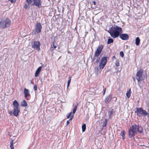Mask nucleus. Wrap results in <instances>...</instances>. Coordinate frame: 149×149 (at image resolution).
Returning <instances> with one entry per match:
<instances>
[{
  "label": "nucleus",
  "mask_w": 149,
  "mask_h": 149,
  "mask_svg": "<svg viewBox=\"0 0 149 149\" xmlns=\"http://www.w3.org/2000/svg\"><path fill=\"white\" fill-rule=\"evenodd\" d=\"M123 32L121 28L118 26H113L111 28L109 33L111 36L113 38L118 37Z\"/></svg>",
  "instance_id": "1"
},
{
  "label": "nucleus",
  "mask_w": 149,
  "mask_h": 149,
  "mask_svg": "<svg viewBox=\"0 0 149 149\" xmlns=\"http://www.w3.org/2000/svg\"><path fill=\"white\" fill-rule=\"evenodd\" d=\"M143 131V129L141 127L136 125H133L130 127L129 130V136L130 137H132L137 132H139L140 133H142Z\"/></svg>",
  "instance_id": "2"
},
{
  "label": "nucleus",
  "mask_w": 149,
  "mask_h": 149,
  "mask_svg": "<svg viewBox=\"0 0 149 149\" xmlns=\"http://www.w3.org/2000/svg\"><path fill=\"white\" fill-rule=\"evenodd\" d=\"M134 110L135 112L139 116H142L149 117V112H148L146 110L143 109L141 108H136Z\"/></svg>",
  "instance_id": "3"
},
{
  "label": "nucleus",
  "mask_w": 149,
  "mask_h": 149,
  "mask_svg": "<svg viewBox=\"0 0 149 149\" xmlns=\"http://www.w3.org/2000/svg\"><path fill=\"white\" fill-rule=\"evenodd\" d=\"M146 77L145 72L143 70H140L136 73V78L138 82L143 80Z\"/></svg>",
  "instance_id": "4"
},
{
  "label": "nucleus",
  "mask_w": 149,
  "mask_h": 149,
  "mask_svg": "<svg viewBox=\"0 0 149 149\" xmlns=\"http://www.w3.org/2000/svg\"><path fill=\"white\" fill-rule=\"evenodd\" d=\"M11 21L9 19H6L5 20H1L0 22V28H5L10 25Z\"/></svg>",
  "instance_id": "5"
},
{
  "label": "nucleus",
  "mask_w": 149,
  "mask_h": 149,
  "mask_svg": "<svg viewBox=\"0 0 149 149\" xmlns=\"http://www.w3.org/2000/svg\"><path fill=\"white\" fill-rule=\"evenodd\" d=\"M31 45L33 48L36 49L38 51L40 50V42L39 41H34L32 42Z\"/></svg>",
  "instance_id": "6"
},
{
  "label": "nucleus",
  "mask_w": 149,
  "mask_h": 149,
  "mask_svg": "<svg viewBox=\"0 0 149 149\" xmlns=\"http://www.w3.org/2000/svg\"><path fill=\"white\" fill-rule=\"evenodd\" d=\"M107 58L103 57L99 63V67L101 69H102L105 65L107 62Z\"/></svg>",
  "instance_id": "7"
},
{
  "label": "nucleus",
  "mask_w": 149,
  "mask_h": 149,
  "mask_svg": "<svg viewBox=\"0 0 149 149\" xmlns=\"http://www.w3.org/2000/svg\"><path fill=\"white\" fill-rule=\"evenodd\" d=\"M77 106H76L74 108L73 110V111L72 114V112H70V113L67 114L66 115L67 118H70L69 120H71L73 118V117L74 116V114L75 113L77 110Z\"/></svg>",
  "instance_id": "8"
},
{
  "label": "nucleus",
  "mask_w": 149,
  "mask_h": 149,
  "mask_svg": "<svg viewBox=\"0 0 149 149\" xmlns=\"http://www.w3.org/2000/svg\"><path fill=\"white\" fill-rule=\"evenodd\" d=\"M42 27L40 23L37 22L35 25V30L36 33H38L41 31Z\"/></svg>",
  "instance_id": "9"
},
{
  "label": "nucleus",
  "mask_w": 149,
  "mask_h": 149,
  "mask_svg": "<svg viewBox=\"0 0 149 149\" xmlns=\"http://www.w3.org/2000/svg\"><path fill=\"white\" fill-rule=\"evenodd\" d=\"M103 48V46L102 45H100L99 46L95 53V56H98L100 54Z\"/></svg>",
  "instance_id": "10"
},
{
  "label": "nucleus",
  "mask_w": 149,
  "mask_h": 149,
  "mask_svg": "<svg viewBox=\"0 0 149 149\" xmlns=\"http://www.w3.org/2000/svg\"><path fill=\"white\" fill-rule=\"evenodd\" d=\"M119 36L121 39L124 40H127L129 38L128 35L126 33L120 34Z\"/></svg>",
  "instance_id": "11"
},
{
  "label": "nucleus",
  "mask_w": 149,
  "mask_h": 149,
  "mask_svg": "<svg viewBox=\"0 0 149 149\" xmlns=\"http://www.w3.org/2000/svg\"><path fill=\"white\" fill-rule=\"evenodd\" d=\"M41 2L40 0H34L32 5H35L38 7H41Z\"/></svg>",
  "instance_id": "12"
},
{
  "label": "nucleus",
  "mask_w": 149,
  "mask_h": 149,
  "mask_svg": "<svg viewBox=\"0 0 149 149\" xmlns=\"http://www.w3.org/2000/svg\"><path fill=\"white\" fill-rule=\"evenodd\" d=\"M19 108H13V114L14 116H17L19 115Z\"/></svg>",
  "instance_id": "13"
},
{
  "label": "nucleus",
  "mask_w": 149,
  "mask_h": 149,
  "mask_svg": "<svg viewBox=\"0 0 149 149\" xmlns=\"http://www.w3.org/2000/svg\"><path fill=\"white\" fill-rule=\"evenodd\" d=\"M24 94L25 97L27 98L30 95L29 90L26 88H24Z\"/></svg>",
  "instance_id": "14"
},
{
  "label": "nucleus",
  "mask_w": 149,
  "mask_h": 149,
  "mask_svg": "<svg viewBox=\"0 0 149 149\" xmlns=\"http://www.w3.org/2000/svg\"><path fill=\"white\" fill-rule=\"evenodd\" d=\"M13 108H19V104L16 100H15L13 103Z\"/></svg>",
  "instance_id": "15"
},
{
  "label": "nucleus",
  "mask_w": 149,
  "mask_h": 149,
  "mask_svg": "<svg viewBox=\"0 0 149 149\" xmlns=\"http://www.w3.org/2000/svg\"><path fill=\"white\" fill-rule=\"evenodd\" d=\"M42 69V67L41 66L39 67L36 70L35 73V76L36 77H37L38 76L40 73L41 71V69Z\"/></svg>",
  "instance_id": "16"
},
{
  "label": "nucleus",
  "mask_w": 149,
  "mask_h": 149,
  "mask_svg": "<svg viewBox=\"0 0 149 149\" xmlns=\"http://www.w3.org/2000/svg\"><path fill=\"white\" fill-rule=\"evenodd\" d=\"M21 105L22 107H25L27 106V104L26 101L24 100L21 102Z\"/></svg>",
  "instance_id": "17"
},
{
  "label": "nucleus",
  "mask_w": 149,
  "mask_h": 149,
  "mask_svg": "<svg viewBox=\"0 0 149 149\" xmlns=\"http://www.w3.org/2000/svg\"><path fill=\"white\" fill-rule=\"evenodd\" d=\"M140 40L139 37H137L135 39V43L136 45H138L140 43Z\"/></svg>",
  "instance_id": "18"
},
{
  "label": "nucleus",
  "mask_w": 149,
  "mask_h": 149,
  "mask_svg": "<svg viewBox=\"0 0 149 149\" xmlns=\"http://www.w3.org/2000/svg\"><path fill=\"white\" fill-rule=\"evenodd\" d=\"M14 140H11L10 142V147L11 148V149H14V147L13 145Z\"/></svg>",
  "instance_id": "19"
},
{
  "label": "nucleus",
  "mask_w": 149,
  "mask_h": 149,
  "mask_svg": "<svg viewBox=\"0 0 149 149\" xmlns=\"http://www.w3.org/2000/svg\"><path fill=\"white\" fill-rule=\"evenodd\" d=\"M86 129V125L85 124H83L82 126V129L83 132H84Z\"/></svg>",
  "instance_id": "20"
},
{
  "label": "nucleus",
  "mask_w": 149,
  "mask_h": 149,
  "mask_svg": "<svg viewBox=\"0 0 149 149\" xmlns=\"http://www.w3.org/2000/svg\"><path fill=\"white\" fill-rule=\"evenodd\" d=\"M125 131H122L121 132V136L122 137L123 139H125V138L124 136L125 135Z\"/></svg>",
  "instance_id": "21"
},
{
  "label": "nucleus",
  "mask_w": 149,
  "mask_h": 149,
  "mask_svg": "<svg viewBox=\"0 0 149 149\" xmlns=\"http://www.w3.org/2000/svg\"><path fill=\"white\" fill-rule=\"evenodd\" d=\"M130 89L126 93V95L128 98H129L130 96Z\"/></svg>",
  "instance_id": "22"
},
{
  "label": "nucleus",
  "mask_w": 149,
  "mask_h": 149,
  "mask_svg": "<svg viewBox=\"0 0 149 149\" xmlns=\"http://www.w3.org/2000/svg\"><path fill=\"white\" fill-rule=\"evenodd\" d=\"M34 0H26V1L28 3V4H32L34 2Z\"/></svg>",
  "instance_id": "23"
},
{
  "label": "nucleus",
  "mask_w": 149,
  "mask_h": 149,
  "mask_svg": "<svg viewBox=\"0 0 149 149\" xmlns=\"http://www.w3.org/2000/svg\"><path fill=\"white\" fill-rule=\"evenodd\" d=\"M113 40L111 38H109L108 39L107 43L109 44L113 43Z\"/></svg>",
  "instance_id": "24"
},
{
  "label": "nucleus",
  "mask_w": 149,
  "mask_h": 149,
  "mask_svg": "<svg viewBox=\"0 0 149 149\" xmlns=\"http://www.w3.org/2000/svg\"><path fill=\"white\" fill-rule=\"evenodd\" d=\"M115 65L117 67H118L119 66V61L118 60H116V61Z\"/></svg>",
  "instance_id": "25"
},
{
  "label": "nucleus",
  "mask_w": 149,
  "mask_h": 149,
  "mask_svg": "<svg viewBox=\"0 0 149 149\" xmlns=\"http://www.w3.org/2000/svg\"><path fill=\"white\" fill-rule=\"evenodd\" d=\"M30 4H25L24 6V8L26 9H29L30 8L29 5Z\"/></svg>",
  "instance_id": "26"
},
{
  "label": "nucleus",
  "mask_w": 149,
  "mask_h": 149,
  "mask_svg": "<svg viewBox=\"0 0 149 149\" xmlns=\"http://www.w3.org/2000/svg\"><path fill=\"white\" fill-rule=\"evenodd\" d=\"M71 82V78H70L69 80L68 81V85H67V87L68 88L70 84V83Z\"/></svg>",
  "instance_id": "27"
},
{
  "label": "nucleus",
  "mask_w": 149,
  "mask_h": 149,
  "mask_svg": "<svg viewBox=\"0 0 149 149\" xmlns=\"http://www.w3.org/2000/svg\"><path fill=\"white\" fill-rule=\"evenodd\" d=\"M120 55L122 57H123L124 56V53L123 52H120Z\"/></svg>",
  "instance_id": "28"
},
{
  "label": "nucleus",
  "mask_w": 149,
  "mask_h": 149,
  "mask_svg": "<svg viewBox=\"0 0 149 149\" xmlns=\"http://www.w3.org/2000/svg\"><path fill=\"white\" fill-rule=\"evenodd\" d=\"M8 0L10 1L11 3H15L16 1V0Z\"/></svg>",
  "instance_id": "29"
},
{
  "label": "nucleus",
  "mask_w": 149,
  "mask_h": 149,
  "mask_svg": "<svg viewBox=\"0 0 149 149\" xmlns=\"http://www.w3.org/2000/svg\"><path fill=\"white\" fill-rule=\"evenodd\" d=\"M33 88L35 91H36L37 89V86L36 85H34L33 87Z\"/></svg>",
  "instance_id": "30"
},
{
  "label": "nucleus",
  "mask_w": 149,
  "mask_h": 149,
  "mask_svg": "<svg viewBox=\"0 0 149 149\" xmlns=\"http://www.w3.org/2000/svg\"><path fill=\"white\" fill-rule=\"evenodd\" d=\"M8 113L10 115H12V111H9V110L8 111Z\"/></svg>",
  "instance_id": "31"
},
{
  "label": "nucleus",
  "mask_w": 149,
  "mask_h": 149,
  "mask_svg": "<svg viewBox=\"0 0 149 149\" xmlns=\"http://www.w3.org/2000/svg\"><path fill=\"white\" fill-rule=\"evenodd\" d=\"M52 47H54V48H56V46L54 45V44H53V45H52Z\"/></svg>",
  "instance_id": "32"
},
{
  "label": "nucleus",
  "mask_w": 149,
  "mask_h": 149,
  "mask_svg": "<svg viewBox=\"0 0 149 149\" xmlns=\"http://www.w3.org/2000/svg\"><path fill=\"white\" fill-rule=\"evenodd\" d=\"M70 123V122L69 120H67L66 122V125H68Z\"/></svg>",
  "instance_id": "33"
},
{
  "label": "nucleus",
  "mask_w": 149,
  "mask_h": 149,
  "mask_svg": "<svg viewBox=\"0 0 149 149\" xmlns=\"http://www.w3.org/2000/svg\"><path fill=\"white\" fill-rule=\"evenodd\" d=\"M132 78H133V81H135V78L134 77H132Z\"/></svg>",
  "instance_id": "34"
},
{
  "label": "nucleus",
  "mask_w": 149,
  "mask_h": 149,
  "mask_svg": "<svg viewBox=\"0 0 149 149\" xmlns=\"http://www.w3.org/2000/svg\"><path fill=\"white\" fill-rule=\"evenodd\" d=\"M93 3H94V4L95 5V1H94Z\"/></svg>",
  "instance_id": "35"
},
{
  "label": "nucleus",
  "mask_w": 149,
  "mask_h": 149,
  "mask_svg": "<svg viewBox=\"0 0 149 149\" xmlns=\"http://www.w3.org/2000/svg\"><path fill=\"white\" fill-rule=\"evenodd\" d=\"M99 149H101V148H99Z\"/></svg>",
  "instance_id": "36"
}]
</instances>
